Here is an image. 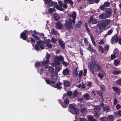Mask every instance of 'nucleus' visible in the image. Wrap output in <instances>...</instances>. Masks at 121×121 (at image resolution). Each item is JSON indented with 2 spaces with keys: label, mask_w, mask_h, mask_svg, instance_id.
Listing matches in <instances>:
<instances>
[{
  "label": "nucleus",
  "mask_w": 121,
  "mask_h": 121,
  "mask_svg": "<svg viewBox=\"0 0 121 121\" xmlns=\"http://www.w3.org/2000/svg\"><path fill=\"white\" fill-rule=\"evenodd\" d=\"M88 68L90 72L93 74H94L95 72V71L93 69V68L95 69L96 71L102 72L103 71L102 69L100 67L99 63L96 62H95L93 63L91 66H89Z\"/></svg>",
  "instance_id": "nucleus-1"
},
{
  "label": "nucleus",
  "mask_w": 121,
  "mask_h": 121,
  "mask_svg": "<svg viewBox=\"0 0 121 121\" xmlns=\"http://www.w3.org/2000/svg\"><path fill=\"white\" fill-rule=\"evenodd\" d=\"M110 21L109 19H106L105 20H102L100 21L98 25L100 31L105 28L107 26L109 25Z\"/></svg>",
  "instance_id": "nucleus-2"
},
{
  "label": "nucleus",
  "mask_w": 121,
  "mask_h": 121,
  "mask_svg": "<svg viewBox=\"0 0 121 121\" xmlns=\"http://www.w3.org/2000/svg\"><path fill=\"white\" fill-rule=\"evenodd\" d=\"M32 36L36 39L39 40V41L37 42V44L36 45L35 47V49L37 51L39 50V46L41 49H43L44 48V45L43 44V41L39 40L40 39L37 36L33 34H32Z\"/></svg>",
  "instance_id": "nucleus-3"
},
{
  "label": "nucleus",
  "mask_w": 121,
  "mask_h": 121,
  "mask_svg": "<svg viewBox=\"0 0 121 121\" xmlns=\"http://www.w3.org/2000/svg\"><path fill=\"white\" fill-rule=\"evenodd\" d=\"M65 26L66 29L68 30L73 28V27L72 24L71 19H68L66 21L65 23Z\"/></svg>",
  "instance_id": "nucleus-4"
},
{
  "label": "nucleus",
  "mask_w": 121,
  "mask_h": 121,
  "mask_svg": "<svg viewBox=\"0 0 121 121\" xmlns=\"http://www.w3.org/2000/svg\"><path fill=\"white\" fill-rule=\"evenodd\" d=\"M76 14V13L74 11L70 13L68 15L69 16L73 18L72 22L74 23L75 22Z\"/></svg>",
  "instance_id": "nucleus-5"
},
{
  "label": "nucleus",
  "mask_w": 121,
  "mask_h": 121,
  "mask_svg": "<svg viewBox=\"0 0 121 121\" xmlns=\"http://www.w3.org/2000/svg\"><path fill=\"white\" fill-rule=\"evenodd\" d=\"M45 67L47 69L48 68V73L50 74H52L53 73L54 69L53 67L51 66L48 67V66L47 65L45 66Z\"/></svg>",
  "instance_id": "nucleus-6"
},
{
  "label": "nucleus",
  "mask_w": 121,
  "mask_h": 121,
  "mask_svg": "<svg viewBox=\"0 0 121 121\" xmlns=\"http://www.w3.org/2000/svg\"><path fill=\"white\" fill-rule=\"evenodd\" d=\"M50 58V55L49 54H47L46 56V59L47 60L41 62L42 65H44L46 64H49V59Z\"/></svg>",
  "instance_id": "nucleus-7"
},
{
  "label": "nucleus",
  "mask_w": 121,
  "mask_h": 121,
  "mask_svg": "<svg viewBox=\"0 0 121 121\" xmlns=\"http://www.w3.org/2000/svg\"><path fill=\"white\" fill-rule=\"evenodd\" d=\"M53 76L51 75L50 76V78L52 79L51 81V83H52L54 84L56 83V79H53ZM46 83L48 84H49L51 83L50 81L48 80H46Z\"/></svg>",
  "instance_id": "nucleus-8"
},
{
  "label": "nucleus",
  "mask_w": 121,
  "mask_h": 121,
  "mask_svg": "<svg viewBox=\"0 0 121 121\" xmlns=\"http://www.w3.org/2000/svg\"><path fill=\"white\" fill-rule=\"evenodd\" d=\"M98 21L96 19H93V17L91 16L88 21V23H92L93 24H95L98 22Z\"/></svg>",
  "instance_id": "nucleus-9"
},
{
  "label": "nucleus",
  "mask_w": 121,
  "mask_h": 121,
  "mask_svg": "<svg viewBox=\"0 0 121 121\" xmlns=\"http://www.w3.org/2000/svg\"><path fill=\"white\" fill-rule=\"evenodd\" d=\"M118 41V38L117 36L113 37L111 39V42L112 44L114 43L115 42L117 43Z\"/></svg>",
  "instance_id": "nucleus-10"
},
{
  "label": "nucleus",
  "mask_w": 121,
  "mask_h": 121,
  "mask_svg": "<svg viewBox=\"0 0 121 121\" xmlns=\"http://www.w3.org/2000/svg\"><path fill=\"white\" fill-rule=\"evenodd\" d=\"M56 28L58 29H61L62 28V24L59 21L58 22L56 23Z\"/></svg>",
  "instance_id": "nucleus-11"
},
{
  "label": "nucleus",
  "mask_w": 121,
  "mask_h": 121,
  "mask_svg": "<svg viewBox=\"0 0 121 121\" xmlns=\"http://www.w3.org/2000/svg\"><path fill=\"white\" fill-rule=\"evenodd\" d=\"M112 116L111 115L107 117V118H106L105 117H103L100 119V120L101 121H107V120H111V118L112 117Z\"/></svg>",
  "instance_id": "nucleus-12"
},
{
  "label": "nucleus",
  "mask_w": 121,
  "mask_h": 121,
  "mask_svg": "<svg viewBox=\"0 0 121 121\" xmlns=\"http://www.w3.org/2000/svg\"><path fill=\"white\" fill-rule=\"evenodd\" d=\"M112 12V11L111 9H108L107 11L106 15L107 16V17H109Z\"/></svg>",
  "instance_id": "nucleus-13"
},
{
  "label": "nucleus",
  "mask_w": 121,
  "mask_h": 121,
  "mask_svg": "<svg viewBox=\"0 0 121 121\" xmlns=\"http://www.w3.org/2000/svg\"><path fill=\"white\" fill-rule=\"evenodd\" d=\"M58 43L59 45L63 49L65 48V44L63 43V41H62L61 40H60L58 41Z\"/></svg>",
  "instance_id": "nucleus-14"
},
{
  "label": "nucleus",
  "mask_w": 121,
  "mask_h": 121,
  "mask_svg": "<svg viewBox=\"0 0 121 121\" xmlns=\"http://www.w3.org/2000/svg\"><path fill=\"white\" fill-rule=\"evenodd\" d=\"M25 32H26V30L24 31L22 33L20 34L21 38L24 40L25 39L26 37Z\"/></svg>",
  "instance_id": "nucleus-15"
},
{
  "label": "nucleus",
  "mask_w": 121,
  "mask_h": 121,
  "mask_svg": "<svg viewBox=\"0 0 121 121\" xmlns=\"http://www.w3.org/2000/svg\"><path fill=\"white\" fill-rule=\"evenodd\" d=\"M55 7L58 10L61 11H63V9L61 7V6H58L56 2H55Z\"/></svg>",
  "instance_id": "nucleus-16"
},
{
  "label": "nucleus",
  "mask_w": 121,
  "mask_h": 121,
  "mask_svg": "<svg viewBox=\"0 0 121 121\" xmlns=\"http://www.w3.org/2000/svg\"><path fill=\"white\" fill-rule=\"evenodd\" d=\"M112 88L113 90L116 92V93L118 94L120 93V90L119 89L115 87H113Z\"/></svg>",
  "instance_id": "nucleus-17"
},
{
  "label": "nucleus",
  "mask_w": 121,
  "mask_h": 121,
  "mask_svg": "<svg viewBox=\"0 0 121 121\" xmlns=\"http://www.w3.org/2000/svg\"><path fill=\"white\" fill-rule=\"evenodd\" d=\"M67 95H66L65 94L64 95L63 98L64 99L65 98V99L64 101V103L65 104H69V100L66 98Z\"/></svg>",
  "instance_id": "nucleus-18"
},
{
  "label": "nucleus",
  "mask_w": 121,
  "mask_h": 121,
  "mask_svg": "<svg viewBox=\"0 0 121 121\" xmlns=\"http://www.w3.org/2000/svg\"><path fill=\"white\" fill-rule=\"evenodd\" d=\"M69 73V70L67 69H64L63 71V73L64 75L68 74Z\"/></svg>",
  "instance_id": "nucleus-19"
},
{
  "label": "nucleus",
  "mask_w": 121,
  "mask_h": 121,
  "mask_svg": "<svg viewBox=\"0 0 121 121\" xmlns=\"http://www.w3.org/2000/svg\"><path fill=\"white\" fill-rule=\"evenodd\" d=\"M61 83L59 82L57 83L56 85H54L53 86L55 88H57L58 89H60L61 88Z\"/></svg>",
  "instance_id": "nucleus-20"
},
{
  "label": "nucleus",
  "mask_w": 121,
  "mask_h": 121,
  "mask_svg": "<svg viewBox=\"0 0 121 121\" xmlns=\"http://www.w3.org/2000/svg\"><path fill=\"white\" fill-rule=\"evenodd\" d=\"M107 16L104 13H103L100 15L99 16V17L100 19H104L107 17Z\"/></svg>",
  "instance_id": "nucleus-21"
},
{
  "label": "nucleus",
  "mask_w": 121,
  "mask_h": 121,
  "mask_svg": "<svg viewBox=\"0 0 121 121\" xmlns=\"http://www.w3.org/2000/svg\"><path fill=\"white\" fill-rule=\"evenodd\" d=\"M47 4H48L50 6H52L53 5H54V7L55 6V3H53V1L51 0H49Z\"/></svg>",
  "instance_id": "nucleus-22"
},
{
  "label": "nucleus",
  "mask_w": 121,
  "mask_h": 121,
  "mask_svg": "<svg viewBox=\"0 0 121 121\" xmlns=\"http://www.w3.org/2000/svg\"><path fill=\"white\" fill-rule=\"evenodd\" d=\"M87 49L91 52H94L95 51V50L94 49L91 47V45H89Z\"/></svg>",
  "instance_id": "nucleus-23"
},
{
  "label": "nucleus",
  "mask_w": 121,
  "mask_h": 121,
  "mask_svg": "<svg viewBox=\"0 0 121 121\" xmlns=\"http://www.w3.org/2000/svg\"><path fill=\"white\" fill-rule=\"evenodd\" d=\"M70 83L68 81H64V85L65 86H69L70 85Z\"/></svg>",
  "instance_id": "nucleus-24"
},
{
  "label": "nucleus",
  "mask_w": 121,
  "mask_h": 121,
  "mask_svg": "<svg viewBox=\"0 0 121 121\" xmlns=\"http://www.w3.org/2000/svg\"><path fill=\"white\" fill-rule=\"evenodd\" d=\"M78 69V68H76L74 69L73 73L74 76H76L78 75V73L77 71Z\"/></svg>",
  "instance_id": "nucleus-25"
},
{
  "label": "nucleus",
  "mask_w": 121,
  "mask_h": 121,
  "mask_svg": "<svg viewBox=\"0 0 121 121\" xmlns=\"http://www.w3.org/2000/svg\"><path fill=\"white\" fill-rule=\"evenodd\" d=\"M54 18L55 20L57 21L59 19L60 17L58 15L55 13L54 15Z\"/></svg>",
  "instance_id": "nucleus-26"
},
{
  "label": "nucleus",
  "mask_w": 121,
  "mask_h": 121,
  "mask_svg": "<svg viewBox=\"0 0 121 121\" xmlns=\"http://www.w3.org/2000/svg\"><path fill=\"white\" fill-rule=\"evenodd\" d=\"M55 59L57 60L58 61H61L63 60V57L61 56H57L56 57Z\"/></svg>",
  "instance_id": "nucleus-27"
},
{
  "label": "nucleus",
  "mask_w": 121,
  "mask_h": 121,
  "mask_svg": "<svg viewBox=\"0 0 121 121\" xmlns=\"http://www.w3.org/2000/svg\"><path fill=\"white\" fill-rule=\"evenodd\" d=\"M83 97L84 99L86 100H88L90 99V96L89 94H86L83 95Z\"/></svg>",
  "instance_id": "nucleus-28"
},
{
  "label": "nucleus",
  "mask_w": 121,
  "mask_h": 121,
  "mask_svg": "<svg viewBox=\"0 0 121 121\" xmlns=\"http://www.w3.org/2000/svg\"><path fill=\"white\" fill-rule=\"evenodd\" d=\"M103 109L104 111L108 112L110 109L109 107L108 106H105L103 107Z\"/></svg>",
  "instance_id": "nucleus-29"
},
{
  "label": "nucleus",
  "mask_w": 121,
  "mask_h": 121,
  "mask_svg": "<svg viewBox=\"0 0 121 121\" xmlns=\"http://www.w3.org/2000/svg\"><path fill=\"white\" fill-rule=\"evenodd\" d=\"M78 92L76 91H74L73 94V97L75 98L78 95Z\"/></svg>",
  "instance_id": "nucleus-30"
},
{
  "label": "nucleus",
  "mask_w": 121,
  "mask_h": 121,
  "mask_svg": "<svg viewBox=\"0 0 121 121\" xmlns=\"http://www.w3.org/2000/svg\"><path fill=\"white\" fill-rule=\"evenodd\" d=\"M64 2L65 3H68L71 4H73V2L71 0H64Z\"/></svg>",
  "instance_id": "nucleus-31"
},
{
  "label": "nucleus",
  "mask_w": 121,
  "mask_h": 121,
  "mask_svg": "<svg viewBox=\"0 0 121 121\" xmlns=\"http://www.w3.org/2000/svg\"><path fill=\"white\" fill-rule=\"evenodd\" d=\"M82 24V23L80 22H79L76 24L75 26L77 28L80 27L81 26Z\"/></svg>",
  "instance_id": "nucleus-32"
},
{
  "label": "nucleus",
  "mask_w": 121,
  "mask_h": 121,
  "mask_svg": "<svg viewBox=\"0 0 121 121\" xmlns=\"http://www.w3.org/2000/svg\"><path fill=\"white\" fill-rule=\"evenodd\" d=\"M89 120L91 121H96L95 119L93 118V117L91 116H89L88 118Z\"/></svg>",
  "instance_id": "nucleus-33"
},
{
  "label": "nucleus",
  "mask_w": 121,
  "mask_h": 121,
  "mask_svg": "<svg viewBox=\"0 0 121 121\" xmlns=\"http://www.w3.org/2000/svg\"><path fill=\"white\" fill-rule=\"evenodd\" d=\"M120 63V61L117 60H114V64L115 66H117Z\"/></svg>",
  "instance_id": "nucleus-34"
},
{
  "label": "nucleus",
  "mask_w": 121,
  "mask_h": 121,
  "mask_svg": "<svg viewBox=\"0 0 121 121\" xmlns=\"http://www.w3.org/2000/svg\"><path fill=\"white\" fill-rule=\"evenodd\" d=\"M113 54L117 56L118 55V50L117 48H115L113 51Z\"/></svg>",
  "instance_id": "nucleus-35"
},
{
  "label": "nucleus",
  "mask_w": 121,
  "mask_h": 121,
  "mask_svg": "<svg viewBox=\"0 0 121 121\" xmlns=\"http://www.w3.org/2000/svg\"><path fill=\"white\" fill-rule=\"evenodd\" d=\"M100 106H98L95 107L94 109V111H100Z\"/></svg>",
  "instance_id": "nucleus-36"
},
{
  "label": "nucleus",
  "mask_w": 121,
  "mask_h": 121,
  "mask_svg": "<svg viewBox=\"0 0 121 121\" xmlns=\"http://www.w3.org/2000/svg\"><path fill=\"white\" fill-rule=\"evenodd\" d=\"M77 87L78 88H82L84 89L85 88V87L84 84H79Z\"/></svg>",
  "instance_id": "nucleus-37"
},
{
  "label": "nucleus",
  "mask_w": 121,
  "mask_h": 121,
  "mask_svg": "<svg viewBox=\"0 0 121 121\" xmlns=\"http://www.w3.org/2000/svg\"><path fill=\"white\" fill-rule=\"evenodd\" d=\"M84 43L85 44V45L86 46L89 45H90V44L89 43L87 40L86 39L84 38Z\"/></svg>",
  "instance_id": "nucleus-38"
},
{
  "label": "nucleus",
  "mask_w": 121,
  "mask_h": 121,
  "mask_svg": "<svg viewBox=\"0 0 121 121\" xmlns=\"http://www.w3.org/2000/svg\"><path fill=\"white\" fill-rule=\"evenodd\" d=\"M99 51L102 53L104 52V49L101 46H100L99 47Z\"/></svg>",
  "instance_id": "nucleus-39"
},
{
  "label": "nucleus",
  "mask_w": 121,
  "mask_h": 121,
  "mask_svg": "<svg viewBox=\"0 0 121 121\" xmlns=\"http://www.w3.org/2000/svg\"><path fill=\"white\" fill-rule=\"evenodd\" d=\"M56 10L54 8H50L48 9V12L49 13H51L55 11Z\"/></svg>",
  "instance_id": "nucleus-40"
},
{
  "label": "nucleus",
  "mask_w": 121,
  "mask_h": 121,
  "mask_svg": "<svg viewBox=\"0 0 121 121\" xmlns=\"http://www.w3.org/2000/svg\"><path fill=\"white\" fill-rule=\"evenodd\" d=\"M67 95L70 98H72L73 97L72 96V93L71 91H69L67 93Z\"/></svg>",
  "instance_id": "nucleus-41"
},
{
  "label": "nucleus",
  "mask_w": 121,
  "mask_h": 121,
  "mask_svg": "<svg viewBox=\"0 0 121 121\" xmlns=\"http://www.w3.org/2000/svg\"><path fill=\"white\" fill-rule=\"evenodd\" d=\"M116 83L117 84L121 86V78L117 80Z\"/></svg>",
  "instance_id": "nucleus-42"
},
{
  "label": "nucleus",
  "mask_w": 121,
  "mask_h": 121,
  "mask_svg": "<svg viewBox=\"0 0 121 121\" xmlns=\"http://www.w3.org/2000/svg\"><path fill=\"white\" fill-rule=\"evenodd\" d=\"M57 33V32L55 31L54 29H52V34L53 35H55Z\"/></svg>",
  "instance_id": "nucleus-43"
},
{
  "label": "nucleus",
  "mask_w": 121,
  "mask_h": 121,
  "mask_svg": "<svg viewBox=\"0 0 121 121\" xmlns=\"http://www.w3.org/2000/svg\"><path fill=\"white\" fill-rule=\"evenodd\" d=\"M113 31V30L112 29H110L108 31L107 33L106 34V35H111Z\"/></svg>",
  "instance_id": "nucleus-44"
},
{
  "label": "nucleus",
  "mask_w": 121,
  "mask_h": 121,
  "mask_svg": "<svg viewBox=\"0 0 121 121\" xmlns=\"http://www.w3.org/2000/svg\"><path fill=\"white\" fill-rule=\"evenodd\" d=\"M110 4L108 2H105L104 4V6L105 7H108L109 5Z\"/></svg>",
  "instance_id": "nucleus-45"
},
{
  "label": "nucleus",
  "mask_w": 121,
  "mask_h": 121,
  "mask_svg": "<svg viewBox=\"0 0 121 121\" xmlns=\"http://www.w3.org/2000/svg\"><path fill=\"white\" fill-rule=\"evenodd\" d=\"M117 56L116 55L114 54H112L111 55V59L112 60L113 59Z\"/></svg>",
  "instance_id": "nucleus-46"
},
{
  "label": "nucleus",
  "mask_w": 121,
  "mask_h": 121,
  "mask_svg": "<svg viewBox=\"0 0 121 121\" xmlns=\"http://www.w3.org/2000/svg\"><path fill=\"white\" fill-rule=\"evenodd\" d=\"M57 41V39L55 38H52L51 39V41L53 43H56Z\"/></svg>",
  "instance_id": "nucleus-47"
},
{
  "label": "nucleus",
  "mask_w": 121,
  "mask_h": 121,
  "mask_svg": "<svg viewBox=\"0 0 121 121\" xmlns=\"http://www.w3.org/2000/svg\"><path fill=\"white\" fill-rule=\"evenodd\" d=\"M97 111H94V115L96 117H98L99 116V115L98 114Z\"/></svg>",
  "instance_id": "nucleus-48"
},
{
  "label": "nucleus",
  "mask_w": 121,
  "mask_h": 121,
  "mask_svg": "<svg viewBox=\"0 0 121 121\" xmlns=\"http://www.w3.org/2000/svg\"><path fill=\"white\" fill-rule=\"evenodd\" d=\"M120 70L115 71L113 72V73L115 75L117 74H119L120 73Z\"/></svg>",
  "instance_id": "nucleus-49"
},
{
  "label": "nucleus",
  "mask_w": 121,
  "mask_h": 121,
  "mask_svg": "<svg viewBox=\"0 0 121 121\" xmlns=\"http://www.w3.org/2000/svg\"><path fill=\"white\" fill-rule=\"evenodd\" d=\"M74 112L76 114H77L78 113L79 110L78 108H74Z\"/></svg>",
  "instance_id": "nucleus-50"
},
{
  "label": "nucleus",
  "mask_w": 121,
  "mask_h": 121,
  "mask_svg": "<svg viewBox=\"0 0 121 121\" xmlns=\"http://www.w3.org/2000/svg\"><path fill=\"white\" fill-rule=\"evenodd\" d=\"M97 94L99 96H101V98L102 97V92L98 91H97Z\"/></svg>",
  "instance_id": "nucleus-51"
},
{
  "label": "nucleus",
  "mask_w": 121,
  "mask_h": 121,
  "mask_svg": "<svg viewBox=\"0 0 121 121\" xmlns=\"http://www.w3.org/2000/svg\"><path fill=\"white\" fill-rule=\"evenodd\" d=\"M105 7L104 6V4L103 5H100L99 7V8L102 10H104V9Z\"/></svg>",
  "instance_id": "nucleus-52"
},
{
  "label": "nucleus",
  "mask_w": 121,
  "mask_h": 121,
  "mask_svg": "<svg viewBox=\"0 0 121 121\" xmlns=\"http://www.w3.org/2000/svg\"><path fill=\"white\" fill-rule=\"evenodd\" d=\"M82 74V70L80 71L78 75V77L79 78H80L81 77Z\"/></svg>",
  "instance_id": "nucleus-53"
},
{
  "label": "nucleus",
  "mask_w": 121,
  "mask_h": 121,
  "mask_svg": "<svg viewBox=\"0 0 121 121\" xmlns=\"http://www.w3.org/2000/svg\"><path fill=\"white\" fill-rule=\"evenodd\" d=\"M69 107L70 108L72 109H74L75 108H74V105L72 104H69Z\"/></svg>",
  "instance_id": "nucleus-54"
},
{
  "label": "nucleus",
  "mask_w": 121,
  "mask_h": 121,
  "mask_svg": "<svg viewBox=\"0 0 121 121\" xmlns=\"http://www.w3.org/2000/svg\"><path fill=\"white\" fill-rule=\"evenodd\" d=\"M100 87L102 91H103L105 89V87L103 85H101Z\"/></svg>",
  "instance_id": "nucleus-55"
},
{
  "label": "nucleus",
  "mask_w": 121,
  "mask_h": 121,
  "mask_svg": "<svg viewBox=\"0 0 121 121\" xmlns=\"http://www.w3.org/2000/svg\"><path fill=\"white\" fill-rule=\"evenodd\" d=\"M46 46L49 48H51L52 47V45L51 44L48 43L46 45Z\"/></svg>",
  "instance_id": "nucleus-56"
},
{
  "label": "nucleus",
  "mask_w": 121,
  "mask_h": 121,
  "mask_svg": "<svg viewBox=\"0 0 121 121\" xmlns=\"http://www.w3.org/2000/svg\"><path fill=\"white\" fill-rule=\"evenodd\" d=\"M86 111V109L84 108H81V112L82 113H83L85 112Z\"/></svg>",
  "instance_id": "nucleus-57"
},
{
  "label": "nucleus",
  "mask_w": 121,
  "mask_h": 121,
  "mask_svg": "<svg viewBox=\"0 0 121 121\" xmlns=\"http://www.w3.org/2000/svg\"><path fill=\"white\" fill-rule=\"evenodd\" d=\"M91 85V82L89 81L88 82L87 86L88 87H90Z\"/></svg>",
  "instance_id": "nucleus-58"
},
{
  "label": "nucleus",
  "mask_w": 121,
  "mask_h": 121,
  "mask_svg": "<svg viewBox=\"0 0 121 121\" xmlns=\"http://www.w3.org/2000/svg\"><path fill=\"white\" fill-rule=\"evenodd\" d=\"M121 108L120 105L119 104H117L116 106V108L118 110L119 109Z\"/></svg>",
  "instance_id": "nucleus-59"
},
{
  "label": "nucleus",
  "mask_w": 121,
  "mask_h": 121,
  "mask_svg": "<svg viewBox=\"0 0 121 121\" xmlns=\"http://www.w3.org/2000/svg\"><path fill=\"white\" fill-rule=\"evenodd\" d=\"M42 62H37L35 65L36 66H40L41 65V63H42Z\"/></svg>",
  "instance_id": "nucleus-60"
},
{
  "label": "nucleus",
  "mask_w": 121,
  "mask_h": 121,
  "mask_svg": "<svg viewBox=\"0 0 121 121\" xmlns=\"http://www.w3.org/2000/svg\"><path fill=\"white\" fill-rule=\"evenodd\" d=\"M117 103V99L116 98H115L114 99L113 101V104L114 105L116 104Z\"/></svg>",
  "instance_id": "nucleus-61"
},
{
  "label": "nucleus",
  "mask_w": 121,
  "mask_h": 121,
  "mask_svg": "<svg viewBox=\"0 0 121 121\" xmlns=\"http://www.w3.org/2000/svg\"><path fill=\"white\" fill-rule=\"evenodd\" d=\"M109 46L108 45H106L104 47V50H108L109 49Z\"/></svg>",
  "instance_id": "nucleus-62"
},
{
  "label": "nucleus",
  "mask_w": 121,
  "mask_h": 121,
  "mask_svg": "<svg viewBox=\"0 0 121 121\" xmlns=\"http://www.w3.org/2000/svg\"><path fill=\"white\" fill-rule=\"evenodd\" d=\"M62 64L64 65L67 66L69 64L66 62H63L62 63Z\"/></svg>",
  "instance_id": "nucleus-63"
},
{
  "label": "nucleus",
  "mask_w": 121,
  "mask_h": 121,
  "mask_svg": "<svg viewBox=\"0 0 121 121\" xmlns=\"http://www.w3.org/2000/svg\"><path fill=\"white\" fill-rule=\"evenodd\" d=\"M87 70L86 69H84V73L83 74V76H86V74L87 73Z\"/></svg>",
  "instance_id": "nucleus-64"
}]
</instances>
